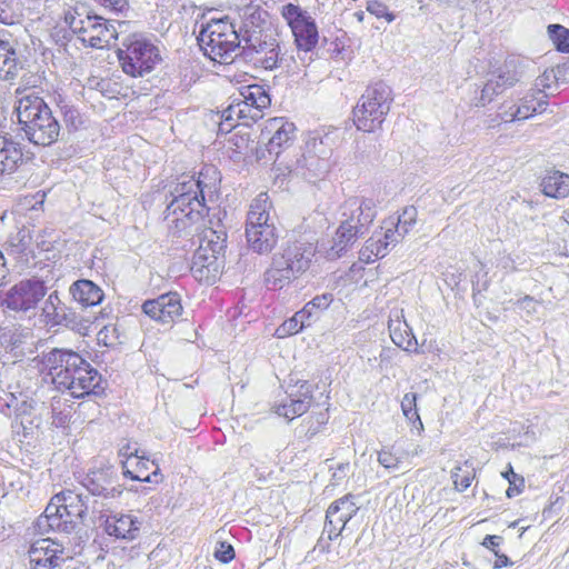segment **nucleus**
<instances>
[{"instance_id": "f257e3e1", "label": "nucleus", "mask_w": 569, "mask_h": 569, "mask_svg": "<svg viewBox=\"0 0 569 569\" xmlns=\"http://www.w3.org/2000/svg\"><path fill=\"white\" fill-rule=\"evenodd\" d=\"M219 172L216 167L207 166L198 179L184 177L170 191L172 199L164 210V220L173 236H181L208 213L207 197L212 199L217 193Z\"/></svg>"}, {"instance_id": "f03ea898", "label": "nucleus", "mask_w": 569, "mask_h": 569, "mask_svg": "<svg viewBox=\"0 0 569 569\" xmlns=\"http://www.w3.org/2000/svg\"><path fill=\"white\" fill-rule=\"evenodd\" d=\"M43 365L54 386L69 390L73 398L100 396L104 391L99 371L71 349L53 348L43 355Z\"/></svg>"}, {"instance_id": "7ed1b4c3", "label": "nucleus", "mask_w": 569, "mask_h": 569, "mask_svg": "<svg viewBox=\"0 0 569 569\" xmlns=\"http://www.w3.org/2000/svg\"><path fill=\"white\" fill-rule=\"evenodd\" d=\"M16 109L19 124L31 143L47 147L58 140L60 124L42 98L22 97Z\"/></svg>"}, {"instance_id": "20e7f679", "label": "nucleus", "mask_w": 569, "mask_h": 569, "mask_svg": "<svg viewBox=\"0 0 569 569\" xmlns=\"http://www.w3.org/2000/svg\"><path fill=\"white\" fill-rule=\"evenodd\" d=\"M315 250L312 243L288 242L280 252L273 254L271 264L264 272L266 283L272 289H281L289 284L308 269Z\"/></svg>"}, {"instance_id": "39448f33", "label": "nucleus", "mask_w": 569, "mask_h": 569, "mask_svg": "<svg viewBox=\"0 0 569 569\" xmlns=\"http://www.w3.org/2000/svg\"><path fill=\"white\" fill-rule=\"evenodd\" d=\"M271 203L267 193H260L250 204L246 222L248 248L258 254H269L279 241V230L269 214Z\"/></svg>"}, {"instance_id": "423d86ee", "label": "nucleus", "mask_w": 569, "mask_h": 569, "mask_svg": "<svg viewBox=\"0 0 569 569\" xmlns=\"http://www.w3.org/2000/svg\"><path fill=\"white\" fill-rule=\"evenodd\" d=\"M197 40L204 56L220 63L232 61L241 43L239 31L228 17L201 24Z\"/></svg>"}, {"instance_id": "0eeeda50", "label": "nucleus", "mask_w": 569, "mask_h": 569, "mask_svg": "<svg viewBox=\"0 0 569 569\" xmlns=\"http://www.w3.org/2000/svg\"><path fill=\"white\" fill-rule=\"evenodd\" d=\"M117 57L126 74L143 77L161 62L159 48L143 33H129L121 38Z\"/></svg>"}, {"instance_id": "6e6552de", "label": "nucleus", "mask_w": 569, "mask_h": 569, "mask_svg": "<svg viewBox=\"0 0 569 569\" xmlns=\"http://www.w3.org/2000/svg\"><path fill=\"white\" fill-rule=\"evenodd\" d=\"M392 100V90L387 83L379 81L368 87L352 110L357 129L363 132L381 129Z\"/></svg>"}, {"instance_id": "1a4fd4ad", "label": "nucleus", "mask_w": 569, "mask_h": 569, "mask_svg": "<svg viewBox=\"0 0 569 569\" xmlns=\"http://www.w3.org/2000/svg\"><path fill=\"white\" fill-rule=\"evenodd\" d=\"M66 22L83 44L97 49L111 46L128 27L127 21H111L96 14L81 18L78 12L68 13Z\"/></svg>"}, {"instance_id": "9d476101", "label": "nucleus", "mask_w": 569, "mask_h": 569, "mask_svg": "<svg viewBox=\"0 0 569 569\" xmlns=\"http://www.w3.org/2000/svg\"><path fill=\"white\" fill-rule=\"evenodd\" d=\"M227 248V232L223 229H209L193 254L191 263V273L199 280L207 283L216 282L221 273Z\"/></svg>"}, {"instance_id": "9b49d317", "label": "nucleus", "mask_w": 569, "mask_h": 569, "mask_svg": "<svg viewBox=\"0 0 569 569\" xmlns=\"http://www.w3.org/2000/svg\"><path fill=\"white\" fill-rule=\"evenodd\" d=\"M46 282L40 278L23 279L12 286L3 299V306L16 312L34 310L47 295Z\"/></svg>"}, {"instance_id": "f8f14e48", "label": "nucleus", "mask_w": 569, "mask_h": 569, "mask_svg": "<svg viewBox=\"0 0 569 569\" xmlns=\"http://www.w3.org/2000/svg\"><path fill=\"white\" fill-rule=\"evenodd\" d=\"M261 136L268 139L266 150L270 154H274L273 169L282 172V168L288 160L282 158V152L292 144L296 139V126L293 122L286 121L283 118H271L267 120Z\"/></svg>"}, {"instance_id": "ddd939ff", "label": "nucleus", "mask_w": 569, "mask_h": 569, "mask_svg": "<svg viewBox=\"0 0 569 569\" xmlns=\"http://www.w3.org/2000/svg\"><path fill=\"white\" fill-rule=\"evenodd\" d=\"M82 486L90 495L99 497L103 501L118 499L123 492V486L119 482L118 473L113 467L88 472L82 480Z\"/></svg>"}, {"instance_id": "4468645a", "label": "nucleus", "mask_w": 569, "mask_h": 569, "mask_svg": "<svg viewBox=\"0 0 569 569\" xmlns=\"http://www.w3.org/2000/svg\"><path fill=\"white\" fill-rule=\"evenodd\" d=\"M359 506L356 502V496L348 493L331 502L326 512V522L323 532H327L328 539L338 538L347 528V523L358 513Z\"/></svg>"}, {"instance_id": "2eb2a0df", "label": "nucleus", "mask_w": 569, "mask_h": 569, "mask_svg": "<svg viewBox=\"0 0 569 569\" xmlns=\"http://www.w3.org/2000/svg\"><path fill=\"white\" fill-rule=\"evenodd\" d=\"M342 221L349 222L356 230L367 234L377 216V204L372 198L350 197L340 207Z\"/></svg>"}, {"instance_id": "dca6fc26", "label": "nucleus", "mask_w": 569, "mask_h": 569, "mask_svg": "<svg viewBox=\"0 0 569 569\" xmlns=\"http://www.w3.org/2000/svg\"><path fill=\"white\" fill-rule=\"evenodd\" d=\"M329 169L330 161L328 158L308 151L295 159L288 160L282 168V172H279V174H284L287 171L288 174L301 177L308 182L315 183L317 180H321L328 173Z\"/></svg>"}, {"instance_id": "f3484780", "label": "nucleus", "mask_w": 569, "mask_h": 569, "mask_svg": "<svg viewBox=\"0 0 569 569\" xmlns=\"http://www.w3.org/2000/svg\"><path fill=\"white\" fill-rule=\"evenodd\" d=\"M142 311L162 325H171L182 316L183 307L179 293L168 292L144 301Z\"/></svg>"}, {"instance_id": "a211bd4d", "label": "nucleus", "mask_w": 569, "mask_h": 569, "mask_svg": "<svg viewBox=\"0 0 569 569\" xmlns=\"http://www.w3.org/2000/svg\"><path fill=\"white\" fill-rule=\"evenodd\" d=\"M28 556L31 569H61L68 558L63 548L51 539L34 541Z\"/></svg>"}, {"instance_id": "6ab92c4d", "label": "nucleus", "mask_w": 569, "mask_h": 569, "mask_svg": "<svg viewBox=\"0 0 569 569\" xmlns=\"http://www.w3.org/2000/svg\"><path fill=\"white\" fill-rule=\"evenodd\" d=\"M41 315L46 323L51 327L62 326L76 330L81 326L80 317L61 301L57 290L51 292L46 299Z\"/></svg>"}, {"instance_id": "aec40b11", "label": "nucleus", "mask_w": 569, "mask_h": 569, "mask_svg": "<svg viewBox=\"0 0 569 569\" xmlns=\"http://www.w3.org/2000/svg\"><path fill=\"white\" fill-rule=\"evenodd\" d=\"M22 69L18 54V41L6 31L0 30V80L12 81Z\"/></svg>"}, {"instance_id": "412c9836", "label": "nucleus", "mask_w": 569, "mask_h": 569, "mask_svg": "<svg viewBox=\"0 0 569 569\" xmlns=\"http://www.w3.org/2000/svg\"><path fill=\"white\" fill-rule=\"evenodd\" d=\"M312 393L313 386L308 381H302L297 390L288 392L289 401L278 405L274 412L289 420L300 417L310 408L313 399Z\"/></svg>"}, {"instance_id": "4be33fe9", "label": "nucleus", "mask_w": 569, "mask_h": 569, "mask_svg": "<svg viewBox=\"0 0 569 569\" xmlns=\"http://www.w3.org/2000/svg\"><path fill=\"white\" fill-rule=\"evenodd\" d=\"M101 526L108 536L132 541L140 533L141 521L132 515L111 513L106 516Z\"/></svg>"}, {"instance_id": "5701e85b", "label": "nucleus", "mask_w": 569, "mask_h": 569, "mask_svg": "<svg viewBox=\"0 0 569 569\" xmlns=\"http://www.w3.org/2000/svg\"><path fill=\"white\" fill-rule=\"evenodd\" d=\"M52 500L61 506L63 516L72 520L74 528L84 520L89 509L88 496L68 489L54 495Z\"/></svg>"}, {"instance_id": "b1692460", "label": "nucleus", "mask_w": 569, "mask_h": 569, "mask_svg": "<svg viewBox=\"0 0 569 569\" xmlns=\"http://www.w3.org/2000/svg\"><path fill=\"white\" fill-rule=\"evenodd\" d=\"M37 403L33 400L17 402L13 410L12 431L16 436L26 439L39 427L40 419L36 416Z\"/></svg>"}, {"instance_id": "393cba45", "label": "nucleus", "mask_w": 569, "mask_h": 569, "mask_svg": "<svg viewBox=\"0 0 569 569\" xmlns=\"http://www.w3.org/2000/svg\"><path fill=\"white\" fill-rule=\"evenodd\" d=\"M237 103H241L244 108L252 111L250 120L257 121L262 117V110L271 103L268 91L260 84H250L241 88L239 98L233 99Z\"/></svg>"}, {"instance_id": "a878e982", "label": "nucleus", "mask_w": 569, "mask_h": 569, "mask_svg": "<svg viewBox=\"0 0 569 569\" xmlns=\"http://www.w3.org/2000/svg\"><path fill=\"white\" fill-rule=\"evenodd\" d=\"M402 317L401 310L400 313L396 311L395 318L390 317L389 319L388 329L392 342L405 351L422 353L423 351L418 348V341L412 329L405 320H401Z\"/></svg>"}, {"instance_id": "bb28decb", "label": "nucleus", "mask_w": 569, "mask_h": 569, "mask_svg": "<svg viewBox=\"0 0 569 569\" xmlns=\"http://www.w3.org/2000/svg\"><path fill=\"white\" fill-rule=\"evenodd\" d=\"M36 525L41 533L50 531L70 533L76 529L72 525V520H68L67 517L63 516L61 506L56 505V501L52 499L48 503L43 515L37 519Z\"/></svg>"}, {"instance_id": "cd10ccee", "label": "nucleus", "mask_w": 569, "mask_h": 569, "mask_svg": "<svg viewBox=\"0 0 569 569\" xmlns=\"http://www.w3.org/2000/svg\"><path fill=\"white\" fill-rule=\"evenodd\" d=\"M69 292L72 299L83 308L98 306L104 299L103 290L89 279L74 281Z\"/></svg>"}, {"instance_id": "c85d7f7f", "label": "nucleus", "mask_w": 569, "mask_h": 569, "mask_svg": "<svg viewBox=\"0 0 569 569\" xmlns=\"http://www.w3.org/2000/svg\"><path fill=\"white\" fill-rule=\"evenodd\" d=\"M23 162L20 144L11 138L0 136V176L11 174Z\"/></svg>"}, {"instance_id": "c756f323", "label": "nucleus", "mask_w": 569, "mask_h": 569, "mask_svg": "<svg viewBox=\"0 0 569 569\" xmlns=\"http://www.w3.org/2000/svg\"><path fill=\"white\" fill-rule=\"evenodd\" d=\"M365 234L356 230L349 222L340 221V226L332 238V244L329 248L327 254L329 259L340 258L350 248L358 238Z\"/></svg>"}, {"instance_id": "7c9ffc66", "label": "nucleus", "mask_w": 569, "mask_h": 569, "mask_svg": "<svg viewBox=\"0 0 569 569\" xmlns=\"http://www.w3.org/2000/svg\"><path fill=\"white\" fill-rule=\"evenodd\" d=\"M523 77V66L521 61L515 57H510L505 62L491 72V78L499 87L505 90L513 87Z\"/></svg>"}, {"instance_id": "2f4dec72", "label": "nucleus", "mask_w": 569, "mask_h": 569, "mask_svg": "<svg viewBox=\"0 0 569 569\" xmlns=\"http://www.w3.org/2000/svg\"><path fill=\"white\" fill-rule=\"evenodd\" d=\"M540 187L543 194L549 198H566L569 194V174L555 169L547 170Z\"/></svg>"}, {"instance_id": "473e14b6", "label": "nucleus", "mask_w": 569, "mask_h": 569, "mask_svg": "<svg viewBox=\"0 0 569 569\" xmlns=\"http://www.w3.org/2000/svg\"><path fill=\"white\" fill-rule=\"evenodd\" d=\"M150 459L147 456V459L141 460L138 459L136 470L132 471L127 467V461H121L122 465V473L126 478H129L131 480L141 481V482H159L161 479V473L159 466L156 463V460L153 459L151 461L152 465L156 466V470L151 473H146V471L149 469Z\"/></svg>"}, {"instance_id": "72a5a7b5", "label": "nucleus", "mask_w": 569, "mask_h": 569, "mask_svg": "<svg viewBox=\"0 0 569 569\" xmlns=\"http://www.w3.org/2000/svg\"><path fill=\"white\" fill-rule=\"evenodd\" d=\"M298 51L310 52L316 48L319 33L315 19L292 31Z\"/></svg>"}, {"instance_id": "f704fd0d", "label": "nucleus", "mask_w": 569, "mask_h": 569, "mask_svg": "<svg viewBox=\"0 0 569 569\" xmlns=\"http://www.w3.org/2000/svg\"><path fill=\"white\" fill-rule=\"evenodd\" d=\"M269 14L260 6L248 4L242 9L241 19L242 26L239 31L243 30H264Z\"/></svg>"}, {"instance_id": "c9c22d12", "label": "nucleus", "mask_w": 569, "mask_h": 569, "mask_svg": "<svg viewBox=\"0 0 569 569\" xmlns=\"http://www.w3.org/2000/svg\"><path fill=\"white\" fill-rule=\"evenodd\" d=\"M280 13L286 20L287 24L290 27L291 31L299 27H303L306 23L313 20L308 11L292 2L283 4L281 7Z\"/></svg>"}, {"instance_id": "e433bc0d", "label": "nucleus", "mask_w": 569, "mask_h": 569, "mask_svg": "<svg viewBox=\"0 0 569 569\" xmlns=\"http://www.w3.org/2000/svg\"><path fill=\"white\" fill-rule=\"evenodd\" d=\"M417 399V393L407 392L401 400V410L403 416L412 423L413 428L420 432L423 430V423L418 413Z\"/></svg>"}, {"instance_id": "4c0bfd02", "label": "nucleus", "mask_w": 569, "mask_h": 569, "mask_svg": "<svg viewBox=\"0 0 569 569\" xmlns=\"http://www.w3.org/2000/svg\"><path fill=\"white\" fill-rule=\"evenodd\" d=\"M310 326V320L305 312L297 311L291 318L283 321V323L277 329L279 338L291 336L300 332L303 328Z\"/></svg>"}, {"instance_id": "58836bf2", "label": "nucleus", "mask_w": 569, "mask_h": 569, "mask_svg": "<svg viewBox=\"0 0 569 569\" xmlns=\"http://www.w3.org/2000/svg\"><path fill=\"white\" fill-rule=\"evenodd\" d=\"M241 103H237L234 100L232 103L226 108L220 116V122H219V132L220 133H228L232 129H236L239 127L237 123L238 116L243 114V111L241 110Z\"/></svg>"}, {"instance_id": "ea45409f", "label": "nucleus", "mask_w": 569, "mask_h": 569, "mask_svg": "<svg viewBox=\"0 0 569 569\" xmlns=\"http://www.w3.org/2000/svg\"><path fill=\"white\" fill-rule=\"evenodd\" d=\"M540 93V90L528 93L521 99V103L519 106L511 107L513 111L510 113V121L523 120L532 117L536 113L535 101L537 100V94Z\"/></svg>"}, {"instance_id": "a19ab883", "label": "nucleus", "mask_w": 569, "mask_h": 569, "mask_svg": "<svg viewBox=\"0 0 569 569\" xmlns=\"http://www.w3.org/2000/svg\"><path fill=\"white\" fill-rule=\"evenodd\" d=\"M547 29L557 51L569 52V29L558 23L549 24Z\"/></svg>"}, {"instance_id": "79ce46f5", "label": "nucleus", "mask_w": 569, "mask_h": 569, "mask_svg": "<svg viewBox=\"0 0 569 569\" xmlns=\"http://www.w3.org/2000/svg\"><path fill=\"white\" fill-rule=\"evenodd\" d=\"M241 43L239 47V53L236 56H242V51L247 49H257L260 43H262L263 38H268L271 33L266 32L264 30H243L239 31Z\"/></svg>"}, {"instance_id": "37998d69", "label": "nucleus", "mask_w": 569, "mask_h": 569, "mask_svg": "<svg viewBox=\"0 0 569 569\" xmlns=\"http://www.w3.org/2000/svg\"><path fill=\"white\" fill-rule=\"evenodd\" d=\"M284 54L281 52L280 44L277 42V47L272 46L261 58L257 57L254 66H259L266 70H273L280 66Z\"/></svg>"}, {"instance_id": "c03bdc74", "label": "nucleus", "mask_w": 569, "mask_h": 569, "mask_svg": "<svg viewBox=\"0 0 569 569\" xmlns=\"http://www.w3.org/2000/svg\"><path fill=\"white\" fill-rule=\"evenodd\" d=\"M332 301V293L316 296L311 301L305 305L301 311L305 312V315L310 320L313 316H317L319 312L326 310Z\"/></svg>"}, {"instance_id": "a18cd8bd", "label": "nucleus", "mask_w": 569, "mask_h": 569, "mask_svg": "<svg viewBox=\"0 0 569 569\" xmlns=\"http://www.w3.org/2000/svg\"><path fill=\"white\" fill-rule=\"evenodd\" d=\"M231 141H232L233 146L237 148L239 153L249 154V153H253L254 151L258 152V148H257L258 142L250 139L249 132H244V133L237 132L233 134ZM257 157L260 159L261 157H263V153L261 156H259V153H257Z\"/></svg>"}, {"instance_id": "49530a36", "label": "nucleus", "mask_w": 569, "mask_h": 569, "mask_svg": "<svg viewBox=\"0 0 569 569\" xmlns=\"http://www.w3.org/2000/svg\"><path fill=\"white\" fill-rule=\"evenodd\" d=\"M97 337L99 343H102L106 347H111L117 343H121V331L116 325L112 323L103 326L99 330Z\"/></svg>"}, {"instance_id": "de8ad7c7", "label": "nucleus", "mask_w": 569, "mask_h": 569, "mask_svg": "<svg viewBox=\"0 0 569 569\" xmlns=\"http://www.w3.org/2000/svg\"><path fill=\"white\" fill-rule=\"evenodd\" d=\"M277 47V40L271 36L268 38H263L262 43L257 47V49H247L246 51H242V58L247 61L252 62L256 64L257 57L261 58V56L269 50L270 47Z\"/></svg>"}, {"instance_id": "09e8293b", "label": "nucleus", "mask_w": 569, "mask_h": 569, "mask_svg": "<svg viewBox=\"0 0 569 569\" xmlns=\"http://www.w3.org/2000/svg\"><path fill=\"white\" fill-rule=\"evenodd\" d=\"M503 90L496 83L493 78L488 79L483 88L481 89V93L479 99L476 102L477 107H485L487 103L491 102L493 97L501 93Z\"/></svg>"}, {"instance_id": "8fccbe9b", "label": "nucleus", "mask_w": 569, "mask_h": 569, "mask_svg": "<svg viewBox=\"0 0 569 569\" xmlns=\"http://www.w3.org/2000/svg\"><path fill=\"white\" fill-rule=\"evenodd\" d=\"M418 211L413 206L406 207L402 212L399 214L397 220V226L403 231V233H408L410 228L417 221Z\"/></svg>"}, {"instance_id": "3c124183", "label": "nucleus", "mask_w": 569, "mask_h": 569, "mask_svg": "<svg viewBox=\"0 0 569 569\" xmlns=\"http://www.w3.org/2000/svg\"><path fill=\"white\" fill-rule=\"evenodd\" d=\"M367 11L377 18H385L388 22L395 20V14L388 10V7L378 0L367 2Z\"/></svg>"}, {"instance_id": "603ef678", "label": "nucleus", "mask_w": 569, "mask_h": 569, "mask_svg": "<svg viewBox=\"0 0 569 569\" xmlns=\"http://www.w3.org/2000/svg\"><path fill=\"white\" fill-rule=\"evenodd\" d=\"M329 469L332 470L331 485L339 486L342 483V481H345L348 478L350 471V463L348 461L339 462L336 467L330 465Z\"/></svg>"}, {"instance_id": "864d4df0", "label": "nucleus", "mask_w": 569, "mask_h": 569, "mask_svg": "<svg viewBox=\"0 0 569 569\" xmlns=\"http://www.w3.org/2000/svg\"><path fill=\"white\" fill-rule=\"evenodd\" d=\"M234 549L228 542H219V546L214 550V557L223 563L230 562L234 558Z\"/></svg>"}, {"instance_id": "5fc2aeb1", "label": "nucleus", "mask_w": 569, "mask_h": 569, "mask_svg": "<svg viewBox=\"0 0 569 569\" xmlns=\"http://www.w3.org/2000/svg\"><path fill=\"white\" fill-rule=\"evenodd\" d=\"M99 2L114 13L126 14L130 10L129 0H99Z\"/></svg>"}, {"instance_id": "6e6d98bb", "label": "nucleus", "mask_w": 569, "mask_h": 569, "mask_svg": "<svg viewBox=\"0 0 569 569\" xmlns=\"http://www.w3.org/2000/svg\"><path fill=\"white\" fill-rule=\"evenodd\" d=\"M391 226L393 228H387L383 236L381 237L388 247L390 244L395 246L406 236V233H403V231L395 222H392Z\"/></svg>"}, {"instance_id": "4d7b16f0", "label": "nucleus", "mask_w": 569, "mask_h": 569, "mask_svg": "<svg viewBox=\"0 0 569 569\" xmlns=\"http://www.w3.org/2000/svg\"><path fill=\"white\" fill-rule=\"evenodd\" d=\"M119 456L126 458L124 461H128L132 457L141 460L147 459L144 451H140L136 446L132 447L129 442L120 448Z\"/></svg>"}, {"instance_id": "13d9d810", "label": "nucleus", "mask_w": 569, "mask_h": 569, "mask_svg": "<svg viewBox=\"0 0 569 569\" xmlns=\"http://www.w3.org/2000/svg\"><path fill=\"white\" fill-rule=\"evenodd\" d=\"M378 461L387 469H397L399 466V459L395 457L390 451L386 450H382L378 453Z\"/></svg>"}, {"instance_id": "bf43d9fd", "label": "nucleus", "mask_w": 569, "mask_h": 569, "mask_svg": "<svg viewBox=\"0 0 569 569\" xmlns=\"http://www.w3.org/2000/svg\"><path fill=\"white\" fill-rule=\"evenodd\" d=\"M367 241H372V250L379 259L383 258L388 253L389 247L383 242L381 236H372Z\"/></svg>"}, {"instance_id": "052dcab7", "label": "nucleus", "mask_w": 569, "mask_h": 569, "mask_svg": "<svg viewBox=\"0 0 569 569\" xmlns=\"http://www.w3.org/2000/svg\"><path fill=\"white\" fill-rule=\"evenodd\" d=\"M61 112L63 114L66 123L77 128V120L79 119V112L73 107H70V106L61 107Z\"/></svg>"}, {"instance_id": "680f3d73", "label": "nucleus", "mask_w": 569, "mask_h": 569, "mask_svg": "<svg viewBox=\"0 0 569 569\" xmlns=\"http://www.w3.org/2000/svg\"><path fill=\"white\" fill-rule=\"evenodd\" d=\"M372 241H366L363 248L360 250V260L365 263H371L379 259L372 250Z\"/></svg>"}, {"instance_id": "e2e57ef3", "label": "nucleus", "mask_w": 569, "mask_h": 569, "mask_svg": "<svg viewBox=\"0 0 569 569\" xmlns=\"http://www.w3.org/2000/svg\"><path fill=\"white\" fill-rule=\"evenodd\" d=\"M502 540H503V539H502V537H501V536H497V535H487V536L483 538V540H482L481 545H482L485 548H487V549L491 550V551L495 553V551H498V549H497V548L501 545Z\"/></svg>"}, {"instance_id": "0e129e2a", "label": "nucleus", "mask_w": 569, "mask_h": 569, "mask_svg": "<svg viewBox=\"0 0 569 569\" xmlns=\"http://www.w3.org/2000/svg\"><path fill=\"white\" fill-rule=\"evenodd\" d=\"M17 238H18V243L16 246L19 247V250L20 251L27 250L29 247L30 240H31L30 230L27 228H22L17 233Z\"/></svg>"}, {"instance_id": "69168bd1", "label": "nucleus", "mask_w": 569, "mask_h": 569, "mask_svg": "<svg viewBox=\"0 0 569 569\" xmlns=\"http://www.w3.org/2000/svg\"><path fill=\"white\" fill-rule=\"evenodd\" d=\"M563 70V66H557L551 71H545L543 74L540 77V84L542 87H547V81H549L551 77H553L556 80L560 79L562 77Z\"/></svg>"}, {"instance_id": "338daca9", "label": "nucleus", "mask_w": 569, "mask_h": 569, "mask_svg": "<svg viewBox=\"0 0 569 569\" xmlns=\"http://www.w3.org/2000/svg\"><path fill=\"white\" fill-rule=\"evenodd\" d=\"M52 423L56 427H63L68 422V415L63 413L62 411H58L56 406L52 405Z\"/></svg>"}, {"instance_id": "774afa93", "label": "nucleus", "mask_w": 569, "mask_h": 569, "mask_svg": "<svg viewBox=\"0 0 569 569\" xmlns=\"http://www.w3.org/2000/svg\"><path fill=\"white\" fill-rule=\"evenodd\" d=\"M453 483L460 491L468 489L471 485V478L469 476L453 475Z\"/></svg>"}]
</instances>
